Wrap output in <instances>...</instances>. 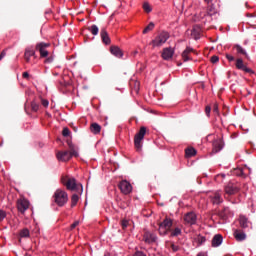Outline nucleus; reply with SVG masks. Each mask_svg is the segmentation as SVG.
<instances>
[{
    "label": "nucleus",
    "instance_id": "79ce46f5",
    "mask_svg": "<svg viewBox=\"0 0 256 256\" xmlns=\"http://www.w3.org/2000/svg\"><path fill=\"white\" fill-rule=\"evenodd\" d=\"M170 248L172 249V251L174 252V253H177V251H179V246H177V245H175V243H170Z\"/></svg>",
    "mask_w": 256,
    "mask_h": 256
},
{
    "label": "nucleus",
    "instance_id": "20e7f679",
    "mask_svg": "<svg viewBox=\"0 0 256 256\" xmlns=\"http://www.w3.org/2000/svg\"><path fill=\"white\" fill-rule=\"evenodd\" d=\"M169 37V32H161L151 41L150 45H152V47H162V45L167 43Z\"/></svg>",
    "mask_w": 256,
    "mask_h": 256
},
{
    "label": "nucleus",
    "instance_id": "58836bf2",
    "mask_svg": "<svg viewBox=\"0 0 256 256\" xmlns=\"http://www.w3.org/2000/svg\"><path fill=\"white\" fill-rule=\"evenodd\" d=\"M191 36L194 37L196 40L200 39L199 32H197V29L195 28L192 30Z\"/></svg>",
    "mask_w": 256,
    "mask_h": 256
},
{
    "label": "nucleus",
    "instance_id": "a18cd8bd",
    "mask_svg": "<svg viewBox=\"0 0 256 256\" xmlns=\"http://www.w3.org/2000/svg\"><path fill=\"white\" fill-rule=\"evenodd\" d=\"M205 113H206L207 117L211 116V106H206Z\"/></svg>",
    "mask_w": 256,
    "mask_h": 256
},
{
    "label": "nucleus",
    "instance_id": "412c9836",
    "mask_svg": "<svg viewBox=\"0 0 256 256\" xmlns=\"http://www.w3.org/2000/svg\"><path fill=\"white\" fill-rule=\"evenodd\" d=\"M110 53L114 55V57H118V59H121V57H123V50H121V48H119L118 46H111Z\"/></svg>",
    "mask_w": 256,
    "mask_h": 256
},
{
    "label": "nucleus",
    "instance_id": "49530a36",
    "mask_svg": "<svg viewBox=\"0 0 256 256\" xmlns=\"http://www.w3.org/2000/svg\"><path fill=\"white\" fill-rule=\"evenodd\" d=\"M219 62V56H212L211 57V63H218Z\"/></svg>",
    "mask_w": 256,
    "mask_h": 256
},
{
    "label": "nucleus",
    "instance_id": "423d86ee",
    "mask_svg": "<svg viewBox=\"0 0 256 256\" xmlns=\"http://www.w3.org/2000/svg\"><path fill=\"white\" fill-rule=\"evenodd\" d=\"M224 191H225L226 195H237V193H239V191H241V186H239V184L229 182L224 187Z\"/></svg>",
    "mask_w": 256,
    "mask_h": 256
},
{
    "label": "nucleus",
    "instance_id": "a19ab883",
    "mask_svg": "<svg viewBox=\"0 0 256 256\" xmlns=\"http://www.w3.org/2000/svg\"><path fill=\"white\" fill-rule=\"evenodd\" d=\"M121 227L122 229H126L127 227H129V220H126V219L122 220Z\"/></svg>",
    "mask_w": 256,
    "mask_h": 256
},
{
    "label": "nucleus",
    "instance_id": "de8ad7c7",
    "mask_svg": "<svg viewBox=\"0 0 256 256\" xmlns=\"http://www.w3.org/2000/svg\"><path fill=\"white\" fill-rule=\"evenodd\" d=\"M226 59H228V61H235V57H233V55L231 54H226Z\"/></svg>",
    "mask_w": 256,
    "mask_h": 256
},
{
    "label": "nucleus",
    "instance_id": "aec40b11",
    "mask_svg": "<svg viewBox=\"0 0 256 256\" xmlns=\"http://www.w3.org/2000/svg\"><path fill=\"white\" fill-rule=\"evenodd\" d=\"M100 37L105 45H111V38L109 37V33L105 28L101 29Z\"/></svg>",
    "mask_w": 256,
    "mask_h": 256
},
{
    "label": "nucleus",
    "instance_id": "f03ea898",
    "mask_svg": "<svg viewBox=\"0 0 256 256\" xmlns=\"http://www.w3.org/2000/svg\"><path fill=\"white\" fill-rule=\"evenodd\" d=\"M52 199L58 207H65V205H67V202L69 201V194H67L66 191L63 189H57L54 192Z\"/></svg>",
    "mask_w": 256,
    "mask_h": 256
},
{
    "label": "nucleus",
    "instance_id": "39448f33",
    "mask_svg": "<svg viewBox=\"0 0 256 256\" xmlns=\"http://www.w3.org/2000/svg\"><path fill=\"white\" fill-rule=\"evenodd\" d=\"M30 205L31 204H30L29 200H27V198H25V197H20L16 202V207H17L19 213H21L22 215H24L25 211H27V209H29Z\"/></svg>",
    "mask_w": 256,
    "mask_h": 256
},
{
    "label": "nucleus",
    "instance_id": "bb28decb",
    "mask_svg": "<svg viewBox=\"0 0 256 256\" xmlns=\"http://www.w3.org/2000/svg\"><path fill=\"white\" fill-rule=\"evenodd\" d=\"M185 155L186 157H195V155H197V150H195V148H187L185 150Z\"/></svg>",
    "mask_w": 256,
    "mask_h": 256
},
{
    "label": "nucleus",
    "instance_id": "6ab92c4d",
    "mask_svg": "<svg viewBox=\"0 0 256 256\" xmlns=\"http://www.w3.org/2000/svg\"><path fill=\"white\" fill-rule=\"evenodd\" d=\"M225 146V144L223 143V139H217L214 140L213 142V153H219V151H221V149H223V147Z\"/></svg>",
    "mask_w": 256,
    "mask_h": 256
},
{
    "label": "nucleus",
    "instance_id": "09e8293b",
    "mask_svg": "<svg viewBox=\"0 0 256 256\" xmlns=\"http://www.w3.org/2000/svg\"><path fill=\"white\" fill-rule=\"evenodd\" d=\"M79 226V221H75L74 223L71 224L70 229H75V227Z\"/></svg>",
    "mask_w": 256,
    "mask_h": 256
},
{
    "label": "nucleus",
    "instance_id": "c9c22d12",
    "mask_svg": "<svg viewBox=\"0 0 256 256\" xmlns=\"http://www.w3.org/2000/svg\"><path fill=\"white\" fill-rule=\"evenodd\" d=\"M20 237H29V229L24 228L20 231Z\"/></svg>",
    "mask_w": 256,
    "mask_h": 256
},
{
    "label": "nucleus",
    "instance_id": "7ed1b4c3",
    "mask_svg": "<svg viewBox=\"0 0 256 256\" xmlns=\"http://www.w3.org/2000/svg\"><path fill=\"white\" fill-rule=\"evenodd\" d=\"M147 134V128L145 126L140 127V130L134 136V147L139 153L143 149V140Z\"/></svg>",
    "mask_w": 256,
    "mask_h": 256
},
{
    "label": "nucleus",
    "instance_id": "f257e3e1",
    "mask_svg": "<svg viewBox=\"0 0 256 256\" xmlns=\"http://www.w3.org/2000/svg\"><path fill=\"white\" fill-rule=\"evenodd\" d=\"M61 183L66 186L68 191H76V193H83V185L81 183H77V180L73 177L62 176Z\"/></svg>",
    "mask_w": 256,
    "mask_h": 256
},
{
    "label": "nucleus",
    "instance_id": "a878e982",
    "mask_svg": "<svg viewBox=\"0 0 256 256\" xmlns=\"http://www.w3.org/2000/svg\"><path fill=\"white\" fill-rule=\"evenodd\" d=\"M160 225L171 230V227H173V220H171L170 218H165L163 222L160 223Z\"/></svg>",
    "mask_w": 256,
    "mask_h": 256
},
{
    "label": "nucleus",
    "instance_id": "2f4dec72",
    "mask_svg": "<svg viewBox=\"0 0 256 256\" xmlns=\"http://www.w3.org/2000/svg\"><path fill=\"white\" fill-rule=\"evenodd\" d=\"M160 235H167V233H169V228H165L164 226H162L161 224L159 225V229H158Z\"/></svg>",
    "mask_w": 256,
    "mask_h": 256
},
{
    "label": "nucleus",
    "instance_id": "72a5a7b5",
    "mask_svg": "<svg viewBox=\"0 0 256 256\" xmlns=\"http://www.w3.org/2000/svg\"><path fill=\"white\" fill-rule=\"evenodd\" d=\"M181 235V228H175L171 231V237H179Z\"/></svg>",
    "mask_w": 256,
    "mask_h": 256
},
{
    "label": "nucleus",
    "instance_id": "ea45409f",
    "mask_svg": "<svg viewBox=\"0 0 256 256\" xmlns=\"http://www.w3.org/2000/svg\"><path fill=\"white\" fill-rule=\"evenodd\" d=\"M62 135L63 137H69V135H71V131L69 130V128H64L62 131Z\"/></svg>",
    "mask_w": 256,
    "mask_h": 256
},
{
    "label": "nucleus",
    "instance_id": "a211bd4d",
    "mask_svg": "<svg viewBox=\"0 0 256 256\" xmlns=\"http://www.w3.org/2000/svg\"><path fill=\"white\" fill-rule=\"evenodd\" d=\"M233 235H234V239H236V241H239V242L245 241L247 239V234H245V232L239 229H235Z\"/></svg>",
    "mask_w": 256,
    "mask_h": 256
},
{
    "label": "nucleus",
    "instance_id": "9b49d317",
    "mask_svg": "<svg viewBox=\"0 0 256 256\" xmlns=\"http://www.w3.org/2000/svg\"><path fill=\"white\" fill-rule=\"evenodd\" d=\"M173 55H175V49L166 47L162 50L161 57L164 59V61H171V59H173Z\"/></svg>",
    "mask_w": 256,
    "mask_h": 256
},
{
    "label": "nucleus",
    "instance_id": "37998d69",
    "mask_svg": "<svg viewBox=\"0 0 256 256\" xmlns=\"http://www.w3.org/2000/svg\"><path fill=\"white\" fill-rule=\"evenodd\" d=\"M7 217V212L5 210H0V222L3 221Z\"/></svg>",
    "mask_w": 256,
    "mask_h": 256
},
{
    "label": "nucleus",
    "instance_id": "8fccbe9b",
    "mask_svg": "<svg viewBox=\"0 0 256 256\" xmlns=\"http://www.w3.org/2000/svg\"><path fill=\"white\" fill-rule=\"evenodd\" d=\"M134 256H147V255L141 251H136Z\"/></svg>",
    "mask_w": 256,
    "mask_h": 256
},
{
    "label": "nucleus",
    "instance_id": "7c9ffc66",
    "mask_svg": "<svg viewBox=\"0 0 256 256\" xmlns=\"http://www.w3.org/2000/svg\"><path fill=\"white\" fill-rule=\"evenodd\" d=\"M77 203H79V195L74 194L71 197V207H75V205H77Z\"/></svg>",
    "mask_w": 256,
    "mask_h": 256
},
{
    "label": "nucleus",
    "instance_id": "c03bdc74",
    "mask_svg": "<svg viewBox=\"0 0 256 256\" xmlns=\"http://www.w3.org/2000/svg\"><path fill=\"white\" fill-rule=\"evenodd\" d=\"M213 113H216V115H219V105L217 103L213 105Z\"/></svg>",
    "mask_w": 256,
    "mask_h": 256
},
{
    "label": "nucleus",
    "instance_id": "0eeeda50",
    "mask_svg": "<svg viewBox=\"0 0 256 256\" xmlns=\"http://www.w3.org/2000/svg\"><path fill=\"white\" fill-rule=\"evenodd\" d=\"M143 241L146 242L148 245L157 243V234H155V232L153 231L144 229Z\"/></svg>",
    "mask_w": 256,
    "mask_h": 256
},
{
    "label": "nucleus",
    "instance_id": "473e14b6",
    "mask_svg": "<svg viewBox=\"0 0 256 256\" xmlns=\"http://www.w3.org/2000/svg\"><path fill=\"white\" fill-rule=\"evenodd\" d=\"M143 9L145 13H151L153 11V8H151V5L148 2L143 4Z\"/></svg>",
    "mask_w": 256,
    "mask_h": 256
},
{
    "label": "nucleus",
    "instance_id": "f3484780",
    "mask_svg": "<svg viewBox=\"0 0 256 256\" xmlns=\"http://www.w3.org/2000/svg\"><path fill=\"white\" fill-rule=\"evenodd\" d=\"M31 57H35V50L33 47H27L24 52V59L26 63H30Z\"/></svg>",
    "mask_w": 256,
    "mask_h": 256
},
{
    "label": "nucleus",
    "instance_id": "dca6fc26",
    "mask_svg": "<svg viewBox=\"0 0 256 256\" xmlns=\"http://www.w3.org/2000/svg\"><path fill=\"white\" fill-rule=\"evenodd\" d=\"M191 53H196L195 49L186 47V49L182 52V59L184 62L191 61Z\"/></svg>",
    "mask_w": 256,
    "mask_h": 256
},
{
    "label": "nucleus",
    "instance_id": "4c0bfd02",
    "mask_svg": "<svg viewBox=\"0 0 256 256\" xmlns=\"http://www.w3.org/2000/svg\"><path fill=\"white\" fill-rule=\"evenodd\" d=\"M205 241H207L205 236H198V238H197L198 245H203V243H205Z\"/></svg>",
    "mask_w": 256,
    "mask_h": 256
},
{
    "label": "nucleus",
    "instance_id": "4468645a",
    "mask_svg": "<svg viewBox=\"0 0 256 256\" xmlns=\"http://www.w3.org/2000/svg\"><path fill=\"white\" fill-rule=\"evenodd\" d=\"M239 225L242 229H249L252 223L249 221V218L243 214H241L238 218Z\"/></svg>",
    "mask_w": 256,
    "mask_h": 256
},
{
    "label": "nucleus",
    "instance_id": "b1692460",
    "mask_svg": "<svg viewBox=\"0 0 256 256\" xmlns=\"http://www.w3.org/2000/svg\"><path fill=\"white\" fill-rule=\"evenodd\" d=\"M234 49L236 50V53L238 55H244L246 57V59H249V55L247 54V52L245 51V49H243V47L239 44L234 46Z\"/></svg>",
    "mask_w": 256,
    "mask_h": 256
},
{
    "label": "nucleus",
    "instance_id": "603ef678",
    "mask_svg": "<svg viewBox=\"0 0 256 256\" xmlns=\"http://www.w3.org/2000/svg\"><path fill=\"white\" fill-rule=\"evenodd\" d=\"M22 77H23V79H29V73L23 72Z\"/></svg>",
    "mask_w": 256,
    "mask_h": 256
},
{
    "label": "nucleus",
    "instance_id": "e433bc0d",
    "mask_svg": "<svg viewBox=\"0 0 256 256\" xmlns=\"http://www.w3.org/2000/svg\"><path fill=\"white\" fill-rule=\"evenodd\" d=\"M40 101H41V105L42 107H49V100L45 99V98H40Z\"/></svg>",
    "mask_w": 256,
    "mask_h": 256
},
{
    "label": "nucleus",
    "instance_id": "393cba45",
    "mask_svg": "<svg viewBox=\"0 0 256 256\" xmlns=\"http://www.w3.org/2000/svg\"><path fill=\"white\" fill-rule=\"evenodd\" d=\"M69 149L70 151H68L72 157H79V150L76 148L75 145L73 144H69Z\"/></svg>",
    "mask_w": 256,
    "mask_h": 256
},
{
    "label": "nucleus",
    "instance_id": "6e6d98bb",
    "mask_svg": "<svg viewBox=\"0 0 256 256\" xmlns=\"http://www.w3.org/2000/svg\"><path fill=\"white\" fill-rule=\"evenodd\" d=\"M206 3H212L213 0H204Z\"/></svg>",
    "mask_w": 256,
    "mask_h": 256
},
{
    "label": "nucleus",
    "instance_id": "3c124183",
    "mask_svg": "<svg viewBox=\"0 0 256 256\" xmlns=\"http://www.w3.org/2000/svg\"><path fill=\"white\" fill-rule=\"evenodd\" d=\"M5 55H7V52L5 50H3L1 53H0V61L1 59H3V57H5Z\"/></svg>",
    "mask_w": 256,
    "mask_h": 256
},
{
    "label": "nucleus",
    "instance_id": "ddd939ff",
    "mask_svg": "<svg viewBox=\"0 0 256 256\" xmlns=\"http://www.w3.org/2000/svg\"><path fill=\"white\" fill-rule=\"evenodd\" d=\"M210 199L213 205H221V203H223V196L221 191L214 192L212 195H210Z\"/></svg>",
    "mask_w": 256,
    "mask_h": 256
},
{
    "label": "nucleus",
    "instance_id": "f704fd0d",
    "mask_svg": "<svg viewBox=\"0 0 256 256\" xmlns=\"http://www.w3.org/2000/svg\"><path fill=\"white\" fill-rule=\"evenodd\" d=\"M31 109L34 111V113H37L39 111V103L32 101L31 102Z\"/></svg>",
    "mask_w": 256,
    "mask_h": 256
},
{
    "label": "nucleus",
    "instance_id": "4be33fe9",
    "mask_svg": "<svg viewBox=\"0 0 256 256\" xmlns=\"http://www.w3.org/2000/svg\"><path fill=\"white\" fill-rule=\"evenodd\" d=\"M223 243V236L216 234L212 239V247H219Z\"/></svg>",
    "mask_w": 256,
    "mask_h": 256
},
{
    "label": "nucleus",
    "instance_id": "cd10ccee",
    "mask_svg": "<svg viewBox=\"0 0 256 256\" xmlns=\"http://www.w3.org/2000/svg\"><path fill=\"white\" fill-rule=\"evenodd\" d=\"M131 85H134V87L132 88V93H135L136 95H139V87H140V83L137 81H134L131 83Z\"/></svg>",
    "mask_w": 256,
    "mask_h": 256
},
{
    "label": "nucleus",
    "instance_id": "5fc2aeb1",
    "mask_svg": "<svg viewBox=\"0 0 256 256\" xmlns=\"http://www.w3.org/2000/svg\"><path fill=\"white\" fill-rule=\"evenodd\" d=\"M197 256H207V253H205V252H200V253H198Z\"/></svg>",
    "mask_w": 256,
    "mask_h": 256
},
{
    "label": "nucleus",
    "instance_id": "9d476101",
    "mask_svg": "<svg viewBox=\"0 0 256 256\" xmlns=\"http://www.w3.org/2000/svg\"><path fill=\"white\" fill-rule=\"evenodd\" d=\"M47 47H51V44L40 42L36 44V51H39L40 57H48L49 51H47Z\"/></svg>",
    "mask_w": 256,
    "mask_h": 256
},
{
    "label": "nucleus",
    "instance_id": "5701e85b",
    "mask_svg": "<svg viewBox=\"0 0 256 256\" xmlns=\"http://www.w3.org/2000/svg\"><path fill=\"white\" fill-rule=\"evenodd\" d=\"M90 131L93 133V135H99L101 133V125H99L97 122H94L90 125Z\"/></svg>",
    "mask_w": 256,
    "mask_h": 256
},
{
    "label": "nucleus",
    "instance_id": "f8f14e48",
    "mask_svg": "<svg viewBox=\"0 0 256 256\" xmlns=\"http://www.w3.org/2000/svg\"><path fill=\"white\" fill-rule=\"evenodd\" d=\"M184 221L187 225H195L197 223V214L188 212L184 215Z\"/></svg>",
    "mask_w": 256,
    "mask_h": 256
},
{
    "label": "nucleus",
    "instance_id": "1a4fd4ad",
    "mask_svg": "<svg viewBox=\"0 0 256 256\" xmlns=\"http://www.w3.org/2000/svg\"><path fill=\"white\" fill-rule=\"evenodd\" d=\"M118 187L123 195H129L133 191V186L127 180H122Z\"/></svg>",
    "mask_w": 256,
    "mask_h": 256
},
{
    "label": "nucleus",
    "instance_id": "6e6552de",
    "mask_svg": "<svg viewBox=\"0 0 256 256\" xmlns=\"http://www.w3.org/2000/svg\"><path fill=\"white\" fill-rule=\"evenodd\" d=\"M235 65L236 69H238L239 71H243L244 73H248L249 75H253L255 73L253 69L249 68L241 58L236 59Z\"/></svg>",
    "mask_w": 256,
    "mask_h": 256
},
{
    "label": "nucleus",
    "instance_id": "2eb2a0df",
    "mask_svg": "<svg viewBox=\"0 0 256 256\" xmlns=\"http://www.w3.org/2000/svg\"><path fill=\"white\" fill-rule=\"evenodd\" d=\"M56 158L63 163H67L71 159V153L69 151H59L56 153Z\"/></svg>",
    "mask_w": 256,
    "mask_h": 256
},
{
    "label": "nucleus",
    "instance_id": "c756f323",
    "mask_svg": "<svg viewBox=\"0 0 256 256\" xmlns=\"http://www.w3.org/2000/svg\"><path fill=\"white\" fill-rule=\"evenodd\" d=\"M153 29H155V24L153 22H150L147 25L146 29L143 30V34L145 35V34L149 33V31H153Z\"/></svg>",
    "mask_w": 256,
    "mask_h": 256
},
{
    "label": "nucleus",
    "instance_id": "c85d7f7f",
    "mask_svg": "<svg viewBox=\"0 0 256 256\" xmlns=\"http://www.w3.org/2000/svg\"><path fill=\"white\" fill-rule=\"evenodd\" d=\"M88 31H90V33H92V35H98L99 27H97V25H92L88 28Z\"/></svg>",
    "mask_w": 256,
    "mask_h": 256
},
{
    "label": "nucleus",
    "instance_id": "864d4df0",
    "mask_svg": "<svg viewBox=\"0 0 256 256\" xmlns=\"http://www.w3.org/2000/svg\"><path fill=\"white\" fill-rule=\"evenodd\" d=\"M44 63H53V58L52 57H49L47 58Z\"/></svg>",
    "mask_w": 256,
    "mask_h": 256
}]
</instances>
